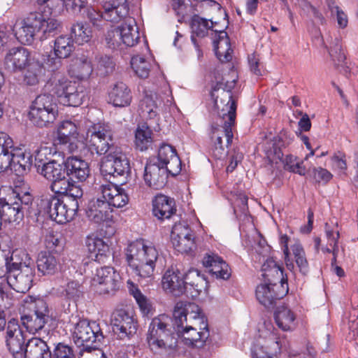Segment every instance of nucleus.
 Instances as JSON below:
<instances>
[{
    "label": "nucleus",
    "instance_id": "nucleus-59",
    "mask_svg": "<svg viewBox=\"0 0 358 358\" xmlns=\"http://www.w3.org/2000/svg\"><path fill=\"white\" fill-rule=\"evenodd\" d=\"M329 53L336 65H340L346 58L338 40H336L334 45L330 48Z\"/></svg>",
    "mask_w": 358,
    "mask_h": 358
},
{
    "label": "nucleus",
    "instance_id": "nucleus-18",
    "mask_svg": "<svg viewBox=\"0 0 358 358\" xmlns=\"http://www.w3.org/2000/svg\"><path fill=\"white\" fill-rule=\"evenodd\" d=\"M285 285H287L286 283L275 282L271 285L260 284L256 289V298L265 307H270L286 294L287 288L284 287Z\"/></svg>",
    "mask_w": 358,
    "mask_h": 358
},
{
    "label": "nucleus",
    "instance_id": "nucleus-1",
    "mask_svg": "<svg viewBox=\"0 0 358 358\" xmlns=\"http://www.w3.org/2000/svg\"><path fill=\"white\" fill-rule=\"evenodd\" d=\"M79 123L64 120L57 127L56 143L63 152L86 157L90 150L103 155L110 149V141L113 132L108 123L98 122L91 125L87 131L86 143L79 138Z\"/></svg>",
    "mask_w": 358,
    "mask_h": 358
},
{
    "label": "nucleus",
    "instance_id": "nucleus-32",
    "mask_svg": "<svg viewBox=\"0 0 358 358\" xmlns=\"http://www.w3.org/2000/svg\"><path fill=\"white\" fill-rule=\"evenodd\" d=\"M118 29L121 31V38L122 43L126 46L132 47L135 45L139 39V32L134 18L127 19Z\"/></svg>",
    "mask_w": 358,
    "mask_h": 358
},
{
    "label": "nucleus",
    "instance_id": "nucleus-40",
    "mask_svg": "<svg viewBox=\"0 0 358 358\" xmlns=\"http://www.w3.org/2000/svg\"><path fill=\"white\" fill-rule=\"evenodd\" d=\"M61 27V23L57 20L52 17L45 18L42 15L37 40L44 41L55 35Z\"/></svg>",
    "mask_w": 358,
    "mask_h": 358
},
{
    "label": "nucleus",
    "instance_id": "nucleus-31",
    "mask_svg": "<svg viewBox=\"0 0 358 358\" xmlns=\"http://www.w3.org/2000/svg\"><path fill=\"white\" fill-rule=\"evenodd\" d=\"M161 104V100L155 92H145L143 99L140 101L139 108L143 116H148L152 119L158 113V106Z\"/></svg>",
    "mask_w": 358,
    "mask_h": 358
},
{
    "label": "nucleus",
    "instance_id": "nucleus-64",
    "mask_svg": "<svg viewBox=\"0 0 358 358\" xmlns=\"http://www.w3.org/2000/svg\"><path fill=\"white\" fill-rule=\"evenodd\" d=\"M248 63L250 71L256 76L262 75V64L260 63V58L255 52L248 55Z\"/></svg>",
    "mask_w": 358,
    "mask_h": 358
},
{
    "label": "nucleus",
    "instance_id": "nucleus-54",
    "mask_svg": "<svg viewBox=\"0 0 358 358\" xmlns=\"http://www.w3.org/2000/svg\"><path fill=\"white\" fill-rule=\"evenodd\" d=\"M106 43L108 47L111 49H117L123 44L121 38V31L118 29V27L108 31L106 35Z\"/></svg>",
    "mask_w": 358,
    "mask_h": 358
},
{
    "label": "nucleus",
    "instance_id": "nucleus-28",
    "mask_svg": "<svg viewBox=\"0 0 358 358\" xmlns=\"http://www.w3.org/2000/svg\"><path fill=\"white\" fill-rule=\"evenodd\" d=\"M109 101L116 107H124L131 103V91L127 85L120 82L116 83L108 94Z\"/></svg>",
    "mask_w": 358,
    "mask_h": 358
},
{
    "label": "nucleus",
    "instance_id": "nucleus-34",
    "mask_svg": "<svg viewBox=\"0 0 358 358\" xmlns=\"http://www.w3.org/2000/svg\"><path fill=\"white\" fill-rule=\"evenodd\" d=\"M274 318L276 324L282 331H291L295 327V315L286 306L278 307Z\"/></svg>",
    "mask_w": 358,
    "mask_h": 358
},
{
    "label": "nucleus",
    "instance_id": "nucleus-25",
    "mask_svg": "<svg viewBox=\"0 0 358 358\" xmlns=\"http://www.w3.org/2000/svg\"><path fill=\"white\" fill-rule=\"evenodd\" d=\"M68 71L71 77L78 80L87 79L93 71L92 62L86 55L76 57L71 60Z\"/></svg>",
    "mask_w": 358,
    "mask_h": 358
},
{
    "label": "nucleus",
    "instance_id": "nucleus-45",
    "mask_svg": "<svg viewBox=\"0 0 358 358\" xmlns=\"http://www.w3.org/2000/svg\"><path fill=\"white\" fill-rule=\"evenodd\" d=\"M131 66L135 74L140 78H147L151 69V63L144 57L136 55L131 58Z\"/></svg>",
    "mask_w": 358,
    "mask_h": 358
},
{
    "label": "nucleus",
    "instance_id": "nucleus-56",
    "mask_svg": "<svg viewBox=\"0 0 358 358\" xmlns=\"http://www.w3.org/2000/svg\"><path fill=\"white\" fill-rule=\"evenodd\" d=\"M181 161L178 156L172 157L167 163L164 164V169L166 170V177H176L181 171Z\"/></svg>",
    "mask_w": 358,
    "mask_h": 358
},
{
    "label": "nucleus",
    "instance_id": "nucleus-60",
    "mask_svg": "<svg viewBox=\"0 0 358 358\" xmlns=\"http://www.w3.org/2000/svg\"><path fill=\"white\" fill-rule=\"evenodd\" d=\"M331 166L333 169L340 173H344L347 169V163L345 155L343 153L338 152L335 154L331 158Z\"/></svg>",
    "mask_w": 358,
    "mask_h": 358
},
{
    "label": "nucleus",
    "instance_id": "nucleus-2",
    "mask_svg": "<svg viewBox=\"0 0 358 358\" xmlns=\"http://www.w3.org/2000/svg\"><path fill=\"white\" fill-rule=\"evenodd\" d=\"M176 330L187 345L202 346L209 336L207 319L198 305L178 301L173 309Z\"/></svg>",
    "mask_w": 358,
    "mask_h": 358
},
{
    "label": "nucleus",
    "instance_id": "nucleus-15",
    "mask_svg": "<svg viewBox=\"0 0 358 358\" xmlns=\"http://www.w3.org/2000/svg\"><path fill=\"white\" fill-rule=\"evenodd\" d=\"M113 331L121 340H129L137 331V320L131 311L117 310L113 315Z\"/></svg>",
    "mask_w": 358,
    "mask_h": 358
},
{
    "label": "nucleus",
    "instance_id": "nucleus-46",
    "mask_svg": "<svg viewBox=\"0 0 358 358\" xmlns=\"http://www.w3.org/2000/svg\"><path fill=\"white\" fill-rule=\"evenodd\" d=\"M262 348L264 350L268 358L275 356L280 352L281 344L279 336L275 332L269 334L264 341Z\"/></svg>",
    "mask_w": 358,
    "mask_h": 358
},
{
    "label": "nucleus",
    "instance_id": "nucleus-3",
    "mask_svg": "<svg viewBox=\"0 0 358 358\" xmlns=\"http://www.w3.org/2000/svg\"><path fill=\"white\" fill-rule=\"evenodd\" d=\"M126 256L129 266L136 276L144 279L153 275L159 252L152 243L136 240L128 245Z\"/></svg>",
    "mask_w": 358,
    "mask_h": 358
},
{
    "label": "nucleus",
    "instance_id": "nucleus-57",
    "mask_svg": "<svg viewBox=\"0 0 358 358\" xmlns=\"http://www.w3.org/2000/svg\"><path fill=\"white\" fill-rule=\"evenodd\" d=\"M176 155V150L173 146L163 143L159 148L157 157L160 164L164 166L165 163Z\"/></svg>",
    "mask_w": 358,
    "mask_h": 358
},
{
    "label": "nucleus",
    "instance_id": "nucleus-38",
    "mask_svg": "<svg viewBox=\"0 0 358 358\" xmlns=\"http://www.w3.org/2000/svg\"><path fill=\"white\" fill-rule=\"evenodd\" d=\"M23 217L24 213L19 203L15 202L12 205L6 203L2 206L0 211V219L3 221L9 223H19L22 220Z\"/></svg>",
    "mask_w": 358,
    "mask_h": 358
},
{
    "label": "nucleus",
    "instance_id": "nucleus-10",
    "mask_svg": "<svg viewBox=\"0 0 358 358\" xmlns=\"http://www.w3.org/2000/svg\"><path fill=\"white\" fill-rule=\"evenodd\" d=\"M41 206L52 220L59 224H64L74 218L79 203L75 199H66L64 201L51 195L41 200Z\"/></svg>",
    "mask_w": 358,
    "mask_h": 358
},
{
    "label": "nucleus",
    "instance_id": "nucleus-43",
    "mask_svg": "<svg viewBox=\"0 0 358 358\" xmlns=\"http://www.w3.org/2000/svg\"><path fill=\"white\" fill-rule=\"evenodd\" d=\"M45 73L43 65L38 62L29 63L24 73V81L28 85H35Z\"/></svg>",
    "mask_w": 358,
    "mask_h": 358
},
{
    "label": "nucleus",
    "instance_id": "nucleus-39",
    "mask_svg": "<svg viewBox=\"0 0 358 358\" xmlns=\"http://www.w3.org/2000/svg\"><path fill=\"white\" fill-rule=\"evenodd\" d=\"M53 49L57 58H67L74 50L73 41L68 36H59L55 40Z\"/></svg>",
    "mask_w": 358,
    "mask_h": 358
},
{
    "label": "nucleus",
    "instance_id": "nucleus-49",
    "mask_svg": "<svg viewBox=\"0 0 358 358\" xmlns=\"http://www.w3.org/2000/svg\"><path fill=\"white\" fill-rule=\"evenodd\" d=\"M112 141H110V149L105 153L106 154L108 152H110L109 154L106 156V159L102 161L100 166V171L101 175L103 177H113V175L115 174V171L114 169V162H113V154L112 150H115V147L112 143Z\"/></svg>",
    "mask_w": 358,
    "mask_h": 358
},
{
    "label": "nucleus",
    "instance_id": "nucleus-50",
    "mask_svg": "<svg viewBox=\"0 0 358 358\" xmlns=\"http://www.w3.org/2000/svg\"><path fill=\"white\" fill-rule=\"evenodd\" d=\"M96 69L101 76H106L113 71L115 63L111 57L101 55L97 57Z\"/></svg>",
    "mask_w": 358,
    "mask_h": 358
},
{
    "label": "nucleus",
    "instance_id": "nucleus-30",
    "mask_svg": "<svg viewBox=\"0 0 358 358\" xmlns=\"http://www.w3.org/2000/svg\"><path fill=\"white\" fill-rule=\"evenodd\" d=\"M13 142L6 133L0 132V173L12 166V149Z\"/></svg>",
    "mask_w": 358,
    "mask_h": 358
},
{
    "label": "nucleus",
    "instance_id": "nucleus-62",
    "mask_svg": "<svg viewBox=\"0 0 358 358\" xmlns=\"http://www.w3.org/2000/svg\"><path fill=\"white\" fill-rule=\"evenodd\" d=\"M128 201V195L126 194L124 189L122 188L108 203L110 207L112 206L115 208H122L127 205Z\"/></svg>",
    "mask_w": 358,
    "mask_h": 358
},
{
    "label": "nucleus",
    "instance_id": "nucleus-24",
    "mask_svg": "<svg viewBox=\"0 0 358 358\" xmlns=\"http://www.w3.org/2000/svg\"><path fill=\"white\" fill-rule=\"evenodd\" d=\"M12 157L11 171L17 177L25 176L32 164V156L30 152L22 148L13 147Z\"/></svg>",
    "mask_w": 358,
    "mask_h": 358
},
{
    "label": "nucleus",
    "instance_id": "nucleus-16",
    "mask_svg": "<svg viewBox=\"0 0 358 358\" xmlns=\"http://www.w3.org/2000/svg\"><path fill=\"white\" fill-rule=\"evenodd\" d=\"M86 214L89 220L96 224L111 227L115 223L113 210L109 204L99 199L89 203Z\"/></svg>",
    "mask_w": 358,
    "mask_h": 358
},
{
    "label": "nucleus",
    "instance_id": "nucleus-63",
    "mask_svg": "<svg viewBox=\"0 0 358 358\" xmlns=\"http://www.w3.org/2000/svg\"><path fill=\"white\" fill-rule=\"evenodd\" d=\"M52 358H75L72 349L66 345L59 343L54 350Z\"/></svg>",
    "mask_w": 358,
    "mask_h": 358
},
{
    "label": "nucleus",
    "instance_id": "nucleus-6",
    "mask_svg": "<svg viewBox=\"0 0 358 358\" xmlns=\"http://www.w3.org/2000/svg\"><path fill=\"white\" fill-rule=\"evenodd\" d=\"M192 36L204 37L208 30L212 29L218 33V38L213 42L214 50L217 59L221 62H227L231 59L233 50L231 48L229 38L227 32L223 30L214 29V22L199 15H194L191 20Z\"/></svg>",
    "mask_w": 358,
    "mask_h": 358
},
{
    "label": "nucleus",
    "instance_id": "nucleus-55",
    "mask_svg": "<svg viewBox=\"0 0 358 358\" xmlns=\"http://www.w3.org/2000/svg\"><path fill=\"white\" fill-rule=\"evenodd\" d=\"M297 6L301 10L303 14L308 15L312 13L313 17L322 24H324L326 22L323 15L313 6L308 0H305L301 3H299Z\"/></svg>",
    "mask_w": 358,
    "mask_h": 358
},
{
    "label": "nucleus",
    "instance_id": "nucleus-4",
    "mask_svg": "<svg viewBox=\"0 0 358 358\" xmlns=\"http://www.w3.org/2000/svg\"><path fill=\"white\" fill-rule=\"evenodd\" d=\"M12 267L6 278L8 286L17 292L24 293L31 285L34 271L31 266V259L22 250H15L11 255Z\"/></svg>",
    "mask_w": 358,
    "mask_h": 358
},
{
    "label": "nucleus",
    "instance_id": "nucleus-26",
    "mask_svg": "<svg viewBox=\"0 0 358 358\" xmlns=\"http://www.w3.org/2000/svg\"><path fill=\"white\" fill-rule=\"evenodd\" d=\"M29 51L24 48H13L5 57L6 68L10 71H21L27 64Z\"/></svg>",
    "mask_w": 358,
    "mask_h": 358
},
{
    "label": "nucleus",
    "instance_id": "nucleus-58",
    "mask_svg": "<svg viewBox=\"0 0 358 358\" xmlns=\"http://www.w3.org/2000/svg\"><path fill=\"white\" fill-rule=\"evenodd\" d=\"M83 15H85L90 22L97 27H101V22L106 20L104 19L103 12L101 13L91 6H87L84 12H83Z\"/></svg>",
    "mask_w": 358,
    "mask_h": 358
},
{
    "label": "nucleus",
    "instance_id": "nucleus-21",
    "mask_svg": "<svg viewBox=\"0 0 358 358\" xmlns=\"http://www.w3.org/2000/svg\"><path fill=\"white\" fill-rule=\"evenodd\" d=\"M94 152L89 151V154L85 157L93 155ZM83 156L75 155L69 157L64 162V173L69 177V179L73 178L76 179H86L90 176V168L88 164L83 159Z\"/></svg>",
    "mask_w": 358,
    "mask_h": 358
},
{
    "label": "nucleus",
    "instance_id": "nucleus-8",
    "mask_svg": "<svg viewBox=\"0 0 358 358\" xmlns=\"http://www.w3.org/2000/svg\"><path fill=\"white\" fill-rule=\"evenodd\" d=\"M211 96L215 100V106L218 115L224 122L223 131L229 144L234 137L232 127H234L236 120V101L233 99L231 91L222 87L215 88L211 92Z\"/></svg>",
    "mask_w": 358,
    "mask_h": 358
},
{
    "label": "nucleus",
    "instance_id": "nucleus-51",
    "mask_svg": "<svg viewBox=\"0 0 358 358\" xmlns=\"http://www.w3.org/2000/svg\"><path fill=\"white\" fill-rule=\"evenodd\" d=\"M208 271L217 279L227 280L231 275L229 266L222 259L217 264H213Z\"/></svg>",
    "mask_w": 358,
    "mask_h": 358
},
{
    "label": "nucleus",
    "instance_id": "nucleus-9",
    "mask_svg": "<svg viewBox=\"0 0 358 358\" xmlns=\"http://www.w3.org/2000/svg\"><path fill=\"white\" fill-rule=\"evenodd\" d=\"M58 116V106L54 97L50 94L36 96L29 107V120L38 127H48Z\"/></svg>",
    "mask_w": 358,
    "mask_h": 358
},
{
    "label": "nucleus",
    "instance_id": "nucleus-22",
    "mask_svg": "<svg viewBox=\"0 0 358 358\" xmlns=\"http://www.w3.org/2000/svg\"><path fill=\"white\" fill-rule=\"evenodd\" d=\"M163 289L174 296H180L187 289L183 275L180 272L173 268L168 269L163 275L162 280Z\"/></svg>",
    "mask_w": 358,
    "mask_h": 358
},
{
    "label": "nucleus",
    "instance_id": "nucleus-61",
    "mask_svg": "<svg viewBox=\"0 0 358 358\" xmlns=\"http://www.w3.org/2000/svg\"><path fill=\"white\" fill-rule=\"evenodd\" d=\"M78 182L76 180L70 181L68 192L66 193V195L68 196L67 199H75L78 201V199L83 196V191Z\"/></svg>",
    "mask_w": 358,
    "mask_h": 358
},
{
    "label": "nucleus",
    "instance_id": "nucleus-44",
    "mask_svg": "<svg viewBox=\"0 0 358 358\" xmlns=\"http://www.w3.org/2000/svg\"><path fill=\"white\" fill-rule=\"evenodd\" d=\"M72 37L78 45H83L88 43L92 36L90 27L83 22L73 24L71 29Z\"/></svg>",
    "mask_w": 358,
    "mask_h": 358
},
{
    "label": "nucleus",
    "instance_id": "nucleus-7",
    "mask_svg": "<svg viewBox=\"0 0 358 358\" xmlns=\"http://www.w3.org/2000/svg\"><path fill=\"white\" fill-rule=\"evenodd\" d=\"M173 334L171 317L162 314L152 320L145 340L149 348L156 353L171 346Z\"/></svg>",
    "mask_w": 358,
    "mask_h": 358
},
{
    "label": "nucleus",
    "instance_id": "nucleus-36",
    "mask_svg": "<svg viewBox=\"0 0 358 358\" xmlns=\"http://www.w3.org/2000/svg\"><path fill=\"white\" fill-rule=\"evenodd\" d=\"M184 280L187 289L189 286V289H194V294L192 293V296H196L206 287L207 281L197 269H189Z\"/></svg>",
    "mask_w": 358,
    "mask_h": 358
},
{
    "label": "nucleus",
    "instance_id": "nucleus-12",
    "mask_svg": "<svg viewBox=\"0 0 358 358\" xmlns=\"http://www.w3.org/2000/svg\"><path fill=\"white\" fill-rule=\"evenodd\" d=\"M121 277L114 268H97L91 280V288L99 295H113L120 289Z\"/></svg>",
    "mask_w": 358,
    "mask_h": 358
},
{
    "label": "nucleus",
    "instance_id": "nucleus-29",
    "mask_svg": "<svg viewBox=\"0 0 358 358\" xmlns=\"http://www.w3.org/2000/svg\"><path fill=\"white\" fill-rule=\"evenodd\" d=\"M262 271L264 283H284L282 268L273 259H266L262 265Z\"/></svg>",
    "mask_w": 358,
    "mask_h": 358
},
{
    "label": "nucleus",
    "instance_id": "nucleus-23",
    "mask_svg": "<svg viewBox=\"0 0 358 358\" xmlns=\"http://www.w3.org/2000/svg\"><path fill=\"white\" fill-rule=\"evenodd\" d=\"M85 244L90 254V258L96 262L103 263L110 255V247L108 243L95 234L87 236Z\"/></svg>",
    "mask_w": 358,
    "mask_h": 358
},
{
    "label": "nucleus",
    "instance_id": "nucleus-33",
    "mask_svg": "<svg viewBox=\"0 0 358 358\" xmlns=\"http://www.w3.org/2000/svg\"><path fill=\"white\" fill-rule=\"evenodd\" d=\"M46 354L52 357L47 343L41 338H32L26 345L24 358H44Z\"/></svg>",
    "mask_w": 358,
    "mask_h": 358
},
{
    "label": "nucleus",
    "instance_id": "nucleus-19",
    "mask_svg": "<svg viewBox=\"0 0 358 358\" xmlns=\"http://www.w3.org/2000/svg\"><path fill=\"white\" fill-rule=\"evenodd\" d=\"M24 338L15 321H9L6 331V345L15 358H24Z\"/></svg>",
    "mask_w": 358,
    "mask_h": 358
},
{
    "label": "nucleus",
    "instance_id": "nucleus-52",
    "mask_svg": "<svg viewBox=\"0 0 358 358\" xmlns=\"http://www.w3.org/2000/svg\"><path fill=\"white\" fill-rule=\"evenodd\" d=\"M122 189L120 186L110 180H106L104 184L99 186V191L103 195L105 201L109 203L114 196Z\"/></svg>",
    "mask_w": 358,
    "mask_h": 358
},
{
    "label": "nucleus",
    "instance_id": "nucleus-48",
    "mask_svg": "<svg viewBox=\"0 0 358 358\" xmlns=\"http://www.w3.org/2000/svg\"><path fill=\"white\" fill-rule=\"evenodd\" d=\"M127 287L129 293L134 297L140 309L144 313H148L150 309V304L147 298L141 293L138 287L131 280L127 281Z\"/></svg>",
    "mask_w": 358,
    "mask_h": 358
},
{
    "label": "nucleus",
    "instance_id": "nucleus-47",
    "mask_svg": "<svg viewBox=\"0 0 358 358\" xmlns=\"http://www.w3.org/2000/svg\"><path fill=\"white\" fill-rule=\"evenodd\" d=\"M115 150L117 148H115ZM113 154V162H114V169L115 171V174L113 175V178H116L118 176H122L124 178H127L129 176V163L125 158H123V155L121 152H117L116 150H112Z\"/></svg>",
    "mask_w": 358,
    "mask_h": 358
},
{
    "label": "nucleus",
    "instance_id": "nucleus-53",
    "mask_svg": "<svg viewBox=\"0 0 358 358\" xmlns=\"http://www.w3.org/2000/svg\"><path fill=\"white\" fill-rule=\"evenodd\" d=\"M166 176V170L162 164H147L144 169V179H157Z\"/></svg>",
    "mask_w": 358,
    "mask_h": 358
},
{
    "label": "nucleus",
    "instance_id": "nucleus-13",
    "mask_svg": "<svg viewBox=\"0 0 358 358\" xmlns=\"http://www.w3.org/2000/svg\"><path fill=\"white\" fill-rule=\"evenodd\" d=\"M72 338L78 347L85 350L96 348L94 343H101L103 339L99 325L96 322H90L87 320H80L75 326Z\"/></svg>",
    "mask_w": 358,
    "mask_h": 358
},
{
    "label": "nucleus",
    "instance_id": "nucleus-35",
    "mask_svg": "<svg viewBox=\"0 0 358 358\" xmlns=\"http://www.w3.org/2000/svg\"><path fill=\"white\" fill-rule=\"evenodd\" d=\"M58 261L48 252H41L37 257L36 264L39 273L43 275H52L57 271Z\"/></svg>",
    "mask_w": 358,
    "mask_h": 358
},
{
    "label": "nucleus",
    "instance_id": "nucleus-17",
    "mask_svg": "<svg viewBox=\"0 0 358 358\" xmlns=\"http://www.w3.org/2000/svg\"><path fill=\"white\" fill-rule=\"evenodd\" d=\"M171 236L173 247L181 253H187L195 247L192 231L184 223L179 222L174 224Z\"/></svg>",
    "mask_w": 358,
    "mask_h": 358
},
{
    "label": "nucleus",
    "instance_id": "nucleus-37",
    "mask_svg": "<svg viewBox=\"0 0 358 358\" xmlns=\"http://www.w3.org/2000/svg\"><path fill=\"white\" fill-rule=\"evenodd\" d=\"M152 131L146 124L138 125L135 131L134 145L143 152L151 147L153 141Z\"/></svg>",
    "mask_w": 358,
    "mask_h": 358
},
{
    "label": "nucleus",
    "instance_id": "nucleus-20",
    "mask_svg": "<svg viewBox=\"0 0 358 358\" xmlns=\"http://www.w3.org/2000/svg\"><path fill=\"white\" fill-rule=\"evenodd\" d=\"M103 16L106 21L119 22L129 14L127 0H103Z\"/></svg>",
    "mask_w": 358,
    "mask_h": 358
},
{
    "label": "nucleus",
    "instance_id": "nucleus-14",
    "mask_svg": "<svg viewBox=\"0 0 358 358\" xmlns=\"http://www.w3.org/2000/svg\"><path fill=\"white\" fill-rule=\"evenodd\" d=\"M42 14L32 12L20 22L16 23L13 31L17 41L22 44L31 45L37 40Z\"/></svg>",
    "mask_w": 358,
    "mask_h": 358
},
{
    "label": "nucleus",
    "instance_id": "nucleus-42",
    "mask_svg": "<svg viewBox=\"0 0 358 358\" xmlns=\"http://www.w3.org/2000/svg\"><path fill=\"white\" fill-rule=\"evenodd\" d=\"M291 250L294 257V262L303 275H307L309 273V264L306 258V252L301 243L296 241L291 245Z\"/></svg>",
    "mask_w": 358,
    "mask_h": 358
},
{
    "label": "nucleus",
    "instance_id": "nucleus-11",
    "mask_svg": "<svg viewBox=\"0 0 358 358\" xmlns=\"http://www.w3.org/2000/svg\"><path fill=\"white\" fill-rule=\"evenodd\" d=\"M51 91L59 98L64 105L69 106H79L86 96L83 85L64 77L54 80Z\"/></svg>",
    "mask_w": 358,
    "mask_h": 358
},
{
    "label": "nucleus",
    "instance_id": "nucleus-5",
    "mask_svg": "<svg viewBox=\"0 0 358 358\" xmlns=\"http://www.w3.org/2000/svg\"><path fill=\"white\" fill-rule=\"evenodd\" d=\"M22 324L29 332L36 334L50 321V311L42 298L27 296L22 300Z\"/></svg>",
    "mask_w": 358,
    "mask_h": 358
},
{
    "label": "nucleus",
    "instance_id": "nucleus-41",
    "mask_svg": "<svg viewBox=\"0 0 358 358\" xmlns=\"http://www.w3.org/2000/svg\"><path fill=\"white\" fill-rule=\"evenodd\" d=\"M37 171L46 179H66L64 167L54 160L43 164L41 169L38 165Z\"/></svg>",
    "mask_w": 358,
    "mask_h": 358
},
{
    "label": "nucleus",
    "instance_id": "nucleus-27",
    "mask_svg": "<svg viewBox=\"0 0 358 358\" xmlns=\"http://www.w3.org/2000/svg\"><path fill=\"white\" fill-rule=\"evenodd\" d=\"M176 210L174 200L165 195L159 194L152 201V213L159 220L170 218Z\"/></svg>",
    "mask_w": 358,
    "mask_h": 358
}]
</instances>
